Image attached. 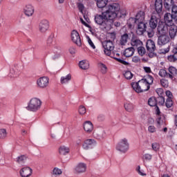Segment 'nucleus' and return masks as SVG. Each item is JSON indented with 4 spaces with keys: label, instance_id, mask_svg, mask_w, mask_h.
<instances>
[{
    "label": "nucleus",
    "instance_id": "38",
    "mask_svg": "<svg viewBox=\"0 0 177 177\" xmlns=\"http://www.w3.org/2000/svg\"><path fill=\"white\" fill-rule=\"evenodd\" d=\"M63 174V171H62V169L55 167L51 172V175H54V176H59V175H62Z\"/></svg>",
    "mask_w": 177,
    "mask_h": 177
},
{
    "label": "nucleus",
    "instance_id": "5",
    "mask_svg": "<svg viewBox=\"0 0 177 177\" xmlns=\"http://www.w3.org/2000/svg\"><path fill=\"white\" fill-rule=\"evenodd\" d=\"M129 149V143H128V140L127 138H123L116 146V149L122 153H125Z\"/></svg>",
    "mask_w": 177,
    "mask_h": 177
},
{
    "label": "nucleus",
    "instance_id": "44",
    "mask_svg": "<svg viewBox=\"0 0 177 177\" xmlns=\"http://www.w3.org/2000/svg\"><path fill=\"white\" fill-rule=\"evenodd\" d=\"M7 136H8V132L6 131V129H0V139H5V138H6Z\"/></svg>",
    "mask_w": 177,
    "mask_h": 177
},
{
    "label": "nucleus",
    "instance_id": "61",
    "mask_svg": "<svg viewBox=\"0 0 177 177\" xmlns=\"http://www.w3.org/2000/svg\"><path fill=\"white\" fill-rule=\"evenodd\" d=\"M152 156L149 153H146L144 155V159L146 160L147 161H150L151 160Z\"/></svg>",
    "mask_w": 177,
    "mask_h": 177
},
{
    "label": "nucleus",
    "instance_id": "59",
    "mask_svg": "<svg viewBox=\"0 0 177 177\" xmlns=\"http://www.w3.org/2000/svg\"><path fill=\"white\" fill-rule=\"evenodd\" d=\"M132 62L133 63H140V57H139L138 56H134L132 58Z\"/></svg>",
    "mask_w": 177,
    "mask_h": 177
},
{
    "label": "nucleus",
    "instance_id": "34",
    "mask_svg": "<svg viewBox=\"0 0 177 177\" xmlns=\"http://www.w3.org/2000/svg\"><path fill=\"white\" fill-rule=\"evenodd\" d=\"M128 39H129V35L127 33H124L123 35L121 36L120 39V45L124 46L127 42H128Z\"/></svg>",
    "mask_w": 177,
    "mask_h": 177
},
{
    "label": "nucleus",
    "instance_id": "57",
    "mask_svg": "<svg viewBox=\"0 0 177 177\" xmlns=\"http://www.w3.org/2000/svg\"><path fill=\"white\" fill-rule=\"evenodd\" d=\"M87 39H88V43L90 45V46H91V48H93V49H96V46H95V44H93V42L92 41V40L91 39V38L87 36Z\"/></svg>",
    "mask_w": 177,
    "mask_h": 177
},
{
    "label": "nucleus",
    "instance_id": "26",
    "mask_svg": "<svg viewBox=\"0 0 177 177\" xmlns=\"http://www.w3.org/2000/svg\"><path fill=\"white\" fill-rule=\"evenodd\" d=\"M131 46H133L134 48H140L143 45V42L140 41L139 39H132L131 41Z\"/></svg>",
    "mask_w": 177,
    "mask_h": 177
},
{
    "label": "nucleus",
    "instance_id": "15",
    "mask_svg": "<svg viewBox=\"0 0 177 177\" xmlns=\"http://www.w3.org/2000/svg\"><path fill=\"white\" fill-rule=\"evenodd\" d=\"M174 19H175V17L173 14L166 13L164 16L165 24L172 26V24H174Z\"/></svg>",
    "mask_w": 177,
    "mask_h": 177
},
{
    "label": "nucleus",
    "instance_id": "19",
    "mask_svg": "<svg viewBox=\"0 0 177 177\" xmlns=\"http://www.w3.org/2000/svg\"><path fill=\"white\" fill-rule=\"evenodd\" d=\"M157 26H158V19L155 15H152L149 20V27L152 30H155L157 28Z\"/></svg>",
    "mask_w": 177,
    "mask_h": 177
},
{
    "label": "nucleus",
    "instance_id": "25",
    "mask_svg": "<svg viewBox=\"0 0 177 177\" xmlns=\"http://www.w3.org/2000/svg\"><path fill=\"white\" fill-rule=\"evenodd\" d=\"M145 12L143 11H140L136 15V18H134L136 19V21H137V23H142V22H145Z\"/></svg>",
    "mask_w": 177,
    "mask_h": 177
},
{
    "label": "nucleus",
    "instance_id": "30",
    "mask_svg": "<svg viewBox=\"0 0 177 177\" xmlns=\"http://www.w3.org/2000/svg\"><path fill=\"white\" fill-rule=\"evenodd\" d=\"M79 66L82 70H88L89 68V62L86 60H82L80 62Z\"/></svg>",
    "mask_w": 177,
    "mask_h": 177
},
{
    "label": "nucleus",
    "instance_id": "40",
    "mask_svg": "<svg viewBox=\"0 0 177 177\" xmlns=\"http://www.w3.org/2000/svg\"><path fill=\"white\" fill-rule=\"evenodd\" d=\"M158 75H160V77H162V78H169L168 73L165 69H160Z\"/></svg>",
    "mask_w": 177,
    "mask_h": 177
},
{
    "label": "nucleus",
    "instance_id": "18",
    "mask_svg": "<svg viewBox=\"0 0 177 177\" xmlns=\"http://www.w3.org/2000/svg\"><path fill=\"white\" fill-rule=\"evenodd\" d=\"M93 145H96V140L94 139H87L84 142L82 147L84 150H88Z\"/></svg>",
    "mask_w": 177,
    "mask_h": 177
},
{
    "label": "nucleus",
    "instance_id": "10",
    "mask_svg": "<svg viewBox=\"0 0 177 177\" xmlns=\"http://www.w3.org/2000/svg\"><path fill=\"white\" fill-rule=\"evenodd\" d=\"M71 39L74 44H76L77 46H81L82 42L81 41V37H80V33L77 30H73L71 33Z\"/></svg>",
    "mask_w": 177,
    "mask_h": 177
},
{
    "label": "nucleus",
    "instance_id": "36",
    "mask_svg": "<svg viewBox=\"0 0 177 177\" xmlns=\"http://www.w3.org/2000/svg\"><path fill=\"white\" fill-rule=\"evenodd\" d=\"M124 109L126 111H128L129 113H132V111H133V109H135V106H133V104L127 102L124 104Z\"/></svg>",
    "mask_w": 177,
    "mask_h": 177
},
{
    "label": "nucleus",
    "instance_id": "7",
    "mask_svg": "<svg viewBox=\"0 0 177 177\" xmlns=\"http://www.w3.org/2000/svg\"><path fill=\"white\" fill-rule=\"evenodd\" d=\"M37 84L40 88L44 89L49 85V78L45 76L41 77L37 80Z\"/></svg>",
    "mask_w": 177,
    "mask_h": 177
},
{
    "label": "nucleus",
    "instance_id": "47",
    "mask_svg": "<svg viewBox=\"0 0 177 177\" xmlns=\"http://www.w3.org/2000/svg\"><path fill=\"white\" fill-rule=\"evenodd\" d=\"M165 104L167 109H171V107H172V106L174 105V102L172 101V98H167L166 100Z\"/></svg>",
    "mask_w": 177,
    "mask_h": 177
},
{
    "label": "nucleus",
    "instance_id": "4",
    "mask_svg": "<svg viewBox=\"0 0 177 177\" xmlns=\"http://www.w3.org/2000/svg\"><path fill=\"white\" fill-rule=\"evenodd\" d=\"M102 46L104 48V53L106 56H110V57H113L112 50H114V44H113V41L110 40L105 41L102 43Z\"/></svg>",
    "mask_w": 177,
    "mask_h": 177
},
{
    "label": "nucleus",
    "instance_id": "42",
    "mask_svg": "<svg viewBox=\"0 0 177 177\" xmlns=\"http://www.w3.org/2000/svg\"><path fill=\"white\" fill-rule=\"evenodd\" d=\"M124 77L126 78V80H132L133 74L132 72L127 71L124 73Z\"/></svg>",
    "mask_w": 177,
    "mask_h": 177
},
{
    "label": "nucleus",
    "instance_id": "8",
    "mask_svg": "<svg viewBox=\"0 0 177 177\" xmlns=\"http://www.w3.org/2000/svg\"><path fill=\"white\" fill-rule=\"evenodd\" d=\"M147 24L144 22H137V28L136 32L137 35H143L146 32V28H147Z\"/></svg>",
    "mask_w": 177,
    "mask_h": 177
},
{
    "label": "nucleus",
    "instance_id": "63",
    "mask_svg": "<svg viewBox=\"0 0 177 177\" xmlns=\"http://www.w3.org/2000/svg\"><path fill=\"white\" fill-rule=\"evenodd\" d=\"M156 122H157L158 127H160V125H162V120L161 119V117H158V118L156 119Z\"/></svg>",
    "mask_w": 177,
    "mask_h": 177
},
{
    "label": "nucleus",
    "instance_id": "14",
    "mask_svg": "<svg viewBox=\"0 0 177 177\" xmlns=\"http://www.w3.org/2000/svg\"><path fill=\"white\" fill-rule=\"evenodd\" d=\"M168 32L171 39H175L177 34V26L175 24L168 26Z\"/></svg>",
    "mask_w": 177,
    "mask_h": 177
},
{
    "label": "nucleus",
    "instance_id": "49",
    "mask_svg": "<svg viewBox=\"0 0 177 177\" xmlns=\"http://www.w3.org/2000/svg\"><path fill=\"white\" fill-rule=\"evenodd\" d=\"M171 15H174V19H176L177 17V6L174 5L171 7Z\"/></svg>",
    "mask_w": 177,
    "mask_h": 177
},
{
    "label": "nucleus",
    "instance_id": "37",
    "mask_svg": "<svg viewBox=\"0 0 177 177\" xmlns=\"http://www.w3.org/2000/svg\"><path fill=\"white\" fill-rule=\"evenodd\" d=\"M149 106L156 107L157 106V99L155 97H150L148 100Z\"/></svg>",
    "mask_w": 177,
    "mask_h": 177
},
{
    "label": "nucleus",
    "instance_id": "52",
    "mask_svg": "<svg viewBox=\"0 0 177 177\" xmlns=\"http://www.w3.org/2000/svg\"><path fill=\"white\" fill-rule=\"evenodd\" d=\"M160 84H161L162 86H163L164 88H168V86H169L168 80H167L165 79L160 80Z\"/></svg>",
    "mask_w": 177,
    "mask_h": 177
},
{
    "label": "nucleus",
    "instance_id": "1",
    "mask_svg": "<svg viewBox=\"0 0 177 177\" xmlns=\"http://www.w3.org/2000/svg\"><path fill=\"white\" fill-rule=\"evenodd\" d=\"M118 12H120V4L117 3L111 4L105 12H102V15L95 16V21L104 30H111L114 19L117 17Z\"/></svg>",
    "mask_w": 177,
    "mask_h": 177
},
{
    "label": "nucleus",
    "instance_id": "3",
    "mask_svg": "<svg viewBox=\"0 0 177 177\" xmlns=\"http://www.w3.org/2000/svg\"><path fill=\"white\" fill-rule=\"evenodd\" d=\"M42 106V102L38 98H32L28 102L26 109L28 111H32L33 113H37L38 110L41 109Z\"/></svg>",
    "mask_w": 177,
    "mask_h": 177
},
{
    "label": "nucleus",
    "instance_id": "27",
    "mask_svg": "<svg viewBox=\"0 0 177 177\" xmlns=\"http://www.w3.org/2000/svg\"><path fill=\"white\" fill-rule=\"evenodd\" d=\"M133 53H135V49L133 47H130L125 49L124 56H125V57H131V56H133Z\"/></svg>",
    "mask_w": 177,
    "mask_h": 177
},
{
    "label": "nucleus",
    "instance_id": "29",
    "mask_svg": "<svg viewBox=\"0 0 177 177\" xmlns=\"http://www.w3.org/2000/svg\"><path fill=\"white\" fill-rule=\"evenodd\" d=\"M59 153L61 156H66V154L70 153V148L66 146H62L59 149Z\"/></svg>",
    "mask_w": 177,
    "mask_h": 177
},
{
    "label": "nucleus",
    "instance_id": "24",
    "mask_svg": "<svg viewBox=\"0 0 177 177\" xmlns=\"http://www.w3.org/2000/svg\"><path fill=\"white\" fill-rule=\"evenodd\" d=\"M177 75L176 68L174 66H170L169 68V73H168L169 78L171 80H174V78H175V75Z\"/></svg>",
    "mask_w": 177,
    "mask_h": 177
},
{
    "label": "nucleus",
    "instance_id": "51",
    "mask_svg": "<svg viewBox=\"0 0 177 177\" xmlns=\"http://www.w3.org/2000/svg\"><path fill=\"white\" fill-rule=\"evenodd\" d=\"M152 149L154 150V151H158V150L160 149V144L157 142H153L151 145Z\"/></svg>",
    "mask_w": 177,
    "mask_h": 177
},
{
    "label": "nucleus",
    "instance_id": "20",
    "mask_svg": "<svg viewBox=\"0 0 177 177\" xmlns=\"http://www.w3.org/2000/svg\"><path fill=\"white\" fill-rule=\"evenodd\" d=\"M77 174H83L86 171V165L85 163L80 162L75 168Z\"/></svg>",
    "mask_w": 177,
    "mask_h": 177
},
{
    "label": "nucleus",
    "instance_id": "64",
    "mask_svg": "<svg viewBox=\"0 0 177 177\" xmlns=\"http://www.w3.org/2000/svg\"><path fill=\"white\" fill-rule=\"evenodd\" d=\"M166 95L167 96L168 99H172V93L170 91H166Z\"/></svg>",
    "mask_w": 177,
    "mask_h": 177
},
{
    "label": "nucleus",
    "instance_id": "28",
    "mask_svg": "<svg viewBox=\"0 0 177 177\" xmlns=\"http://www.w3.org/2000/svg\"><path fill=\"white\" fill-rule=\"evenodd\" d=\"M163 3L167 10H171L173 6H174V0H164Z\"/></svg>",
    "mask_w": 177,
    "mask_h": 177
},
{
    "label": "nucleus",
    "instance_id": "12",
    "mask_svg": "<svg viewBox=\"0 0 177 177\" xmlns=\"http://www.w3.org/2000/svg\"><path fill=\"white\" fill-rule=\"evenodd\" d=\"M168 42H169V37L167 35H158V45L162 46V45H167Z\"/></svg>",
    "mask_w": 177,
    "mask_h": 177
},
{
    "label": "nucleus",
    "instance_id": "45",
    "mask_svg": "<svg viewBox=\"0 0 177 177\" xmlns=\"http://www.w3.org/2000/svg\"><path fill=\"white\" fill-rule=\"evenodd\" d=\"M98 66L101 68L102 74H106L107 73V66H106V65L103 63H99Z\"/></svg>",
    "mask_w": 177,
    "mask_h": 177
},
{
    "label": "nucleus",
    "instance_id": "23",
    "mask_svg": "<svg viewBox=\"0 0 177 177\" xmlns=\"http://www.w3.org/2000/svg\"><path fill=\"white\" fill-rule=\"evenodd\" d=\"M155 10L158 15L162 12V0H156Z\"/></svg>",
    "mask_w": 177,
    "mask_h": 177
},
{
    "label": "nucleus",
    "instance_id": "22",
    "mask_svg": "<svg viewBox=\"0 0 177 177\" xmlns=\"http://www.w3.org/2000/svg\"><path fill=\"white\" fill-rule=\"evenodd\" d=\"M24 13L28 17L32 16L34 15V7L31 5H27L24 8Z\"/></svg>",
    "mask_w": 177,
    "mask_h": 177
},
{
    "label": "nucleus",
    "instance_id": "21",
    "mask_svg": "<svg viewBox=\"0 0 177 177\" xmlns=\"http://www.w3.org/2000/svg\"><path fill=\"white\" fill-rule=\"evenodd\" d=\"M84 129L88 133H91L93 131V124L91 121H86L84 123Z\"/></svg>",
    "mask_w": 177,
    "mask_h": 177
},
{
    "label": "nucleus",
    "instance_id": "62",
    "mask_svg": "<svg viewBox=\"0 0 177 177\" xmlns=\"http://www.w3.org/2000/svg\"><path fill=\"white\" fill-rule=\"evenodd\" d=\"M144 71H145V73H147L148 74L151 73V68L150 67L148 66H144Z\"/></svg>",
    "mask_w": 177,
    "mask_h": 177
},
{
    "label": "nucleus",
    "instance_id": "32",
    "mask_svg": "<svg viewBox=\"0 0 177 177\" xmlns=\"http://www.w3.org/2000/svg\"><path fill=\"white\" fill-rule=\"evenodd\" d=\"M138 22L135 19V18H129L128 21H127V27H129V28L132 29L135 28V24H137Z\"/></svg>",
    "mask_w": 177,
    "mask_h": 177
},
{
    "label": "nucleus",
    "instance_id": "13",
    "mask_svg": "<svg viewBox=\"0 0 177 177\" xmlns=\"http://www.w3.org/2000/svg\"><path fill=\"white\" fill-rule=\"evenodd\" d=\"M20 74H21V70L19 65H15L14 67L10 70V77L12 78H17Z\"/></svg>",
    "mask_w": 177,
    "mask_h": 177
},
{
    "label": "nucleus",
    "instance_id": "9",
    "mask_svg": "<svg viewBox=\"0 0 177 177\" xmlns=\"http://www.w3.org/2000/svg\"><path fill=\"white\" fill-rule=\"evenodd\" d=\"M48 30H49V21L46 19L41 20L39 24V30L42 34H45Z\"/></svg>",
    "mask_w": 177,
    "mask_h": 177
},
{
    "label": "nucleus",
    "instance_id": "11",
    "mask_svg": "<svg viewBox=\"0 0 177 177\" xmlns=\"http://www.w3.org/2000/svg\"><path fill=\"white\" fill-rule=\"evenodd\" d=\"M19 175L21 177H30L32 175V169L30 167H24L19 170Z\"/></svg>",
    "mask_w": 177,
    "mask_h": 177
},
{
    "label": "nucleus",
    "instance_id": "56",
    "mask_svg": "<svg viewBox=\"0 0 177 177\" xmlns=\"http://www.w3.org/2000/svg\"><path fill=\"white\" fill-rule=\"evenodd\" d=\"M136 171L141 176H146V173H145V171L140 169V166L137 167Z\"/></svg>",
    "mask_w": 177,
    "mask_h": 177
},
{
    "label": "nucleus",
    "instance_id": "48",
    "mask_svg": "<svg viewBox=\"0 0 177 177\" xmlns=\"http://www.w3.org/2000/svg\"><path fill=\"white\" fill-rule=\"evenodd\" d=\"M79 113L80 114V115H84V114H85L86 113V108H85V106L81 105L79 107Z\"/></svg>",
    "mask_w": 177,
    "mask_h": 177
},
{
    "label": "nucleus",
    "instance_id": "43",
    "mask_svg": "<svg viewBox=\"0 0 177 177\" xmlns=\"http://www.w3.org/2000/svg\"><path fill=\"white\" fill-rule=\"evenodd\" d=\"M138 52L140 56H145V55H146V48L141 46L138 48Z\"/></svg>",
    "mask_w": 177,
    "mask_h": 177
},
{
    "label": "nucleus",
    "instance_id": "55",
    "mask_svg": "<svg viewBox=\"0 0 177 177\" xmlns=\"http://www.w3.org/2000/svg\"><path fill=\"white\" fill-rule=\"evenodd\" d=\"M167 60H169V62H171L172 63H174V62H176L177 58L175 57L174 54H172L167 57Z\"/></svg>",
    "mask_w": 177,
    "mask_h": 177
},
{
    "label": "nucleus",
    "instance_id": "54",
    "mask_svg": "<svg viewBox=\"0 0 177 177\" xmlns=\"http://www.w3.org/2000/svg\"><path fill=\"white\" fill-rule=\"evenodd\" d=\"M108 37L109 38H110L109 41H111L113 42V41H114V39H115V32H109L108 33Z\"/></svg>",
    "mask_w": 177,
    "mask_h": 177
},
{
    "label": "nucleus",
    "instance_id": "53",
    "mask_svg": "<svg viewBox=\"0 0 177 177\" xmlns=\"http://www.w3.org/2000/svg\"><path fill=\"white\" fill-rule=\"evenodd\" d=\"M77 8L80 10V12L84 15V10L85 9V6L82 3H77Z\"/></svg>",
    "mask_w": 177,
    "mask_h": 177
},
{
    "label": "nucleus",
    "instance_id": "39",
    "mask_svg": "<svg viewBox=\"0 0 177 177\" xmlns=\"http://www.w3.org/2000/svg\"><path fill=\"white\" fill-rule=\"evenodd\" d=\"M95 138H96L98 140H102V139H104V131H97L95 133Z\"/></svg>",
    "mask_w": 177,
    "mask_h": 177
},
{
    "label": "nucleus",
    "instance_id": "35",
    "mask_svg": "<svg viewBox=\"0 0 177 177\" xmlns=\"http://www.w3.org/2000/svg\"><path fill=\"white\" fill-rule=\"evenodd\" d=\"M53 46V35H50L47 39L46 49H49Z\"/></svg>",
    "mask_w": 177,
    "mask_h": 177
},
{
    "label": "nucleus",
    "instance_id": "33",
    "mask_svg": "<svg viewBox=\"0 0 177 177\" xmlns=\"http://www.w3.org/2000/svg\"><path fill=\"white\" fill-rule=\"evenodd\" d=\"M71 81V74H68L66 76H62L60 79L61 84H68Z\"/></svg>",
    "mask_w": 177,
    "mask_h": 177
},
{
    "label": "nucleus",
    "instance_id": "50",
    "mask_svg": "<svg viewBox=\"0 0 177 177\" xmlns=\"http://www.w3.org/2000/svg\"><path fill=\"white\" fill-rule=\"evenodd\" d=\"M113 59H115V60H117V62H119V63H121L122 64H124V66H128L129 65V62H127L126 61L123 60L121 58H117V57H113Z\"/></svg>",
    "mask_w": 177,
    "mask_h": 177
},
{
    "label": "nucleus",
    "instance_id": "2",
    "mask_svg": "<svg viewBox=\"0 0 177 177\" xmlns=\"http://www.w3.org/2000/svg\"><path fill=\"white\" fill-rule=\"evenodd\" d=\"M131 86L137 93H142V92H146L150 89V86L143 79L138 82L131 84Z\"/></svg>",
    "mask_w": 177,
    "mask_h": 177
},
{
    "label": "nucleus",
    "instance_id": "58",
    "mask_svg": "<svg viewBox=\"0 0 177 177\" xmlns=\"http://www.w3.org/2000/svg\"><path fill=\"white\" fill-rule=\"evenodd\" d=\"M68 50L71 55H75V52H77V49L74 46H71Z\"/></svg>",
    "mask_w": 177,
    "mask_h": 177
},
{
    "label": "nucleus",
    "instance_id": "41",
    "mask_svg": "<svg viewBox=\"0 0 177 177\" xmlns=\"http://www.w3.org/2000/svg\"><path fill=\"white\" fill-rule=\"evenodd\" d=\"M148 85L150 86L153 84V81L154 78L152 77L151 75H148L145 79H142Z\"/></svg>",
    "mask_w": 177,
    "mask_h": 177
},
{
    "label": "nucleus",
    "instance_id": "6",
    "mask_svg": "<svg viewBox=\"0 0 177 177\" xmlns=\"http://www.w3.org/2000/svg\"><path fill=\"white\" fill-rule=\"evenodd\" d=\"M168 25L164 22H161L158 24V30L156 32L157 35H167L168 34Z\"/></svg>",
    "mask_w": 177,
    "mask_h": 177
},
{
    "label": "nucleus",
    "instance_id": "17",
    "mask_svg": "<svg viewBox=\"0 0 177 177\" xmlns=\"http://www.w3.org/2000/svg\"><path fill=\"white\" fill-rule=\"evenodd\" d=\"M146 48L148 52H155L156 43L151 39H148L146 43Z\"/></svg>",
    "mask_w": 177,
    "mask_h": 177
},
{
    "label": "nucleus",
    "instance_id": "16",
    "mask_svg": "<svg viewBox=\"0 0 177 177\" xmlns=\"http://www.w3.org/2000/svg\"><path fill=\"white\" fill-rule=\"evenodd\" d=\"M16 162L18 165L21 167H24L26 164H27V156L26 155H21L16 158Z\"/></svg>",
    "mask_w": 177,
    "mask_h": 177
},
{
    "label": "nucleus",
    "instance_id": "31",
    "mask_svg": "<svg viewBox=\"0 0 177 177\" xmlns=\"http://www.w3.org/2000/svg\"><path fill=\"white\" fill-rule=\"evenodd\" d=\"M97 3V8L100 9H103L106 8V5H107V0H95Z\"/></svg>",
    "mask_w": 177,
    "mask_h": 177
},
{
    "label": "nucleus",
    "instance_id": "46",
    "mask_svg": "<svg viewBox=\"0 0 177 177\" xmlns=\"http://www.w3.org/2000/svg\"><path fill=\"white\" fill-rule=\"evenodd\" d=\"M156 103H158V104H160V106H163V104L165 103V98H164L162 96H159L156 98Z\"/></svg>",
    "mask_w": 177,
    "mask_h": 177
},
{
    "label": "nucleus",
    "instance_id": "60",
    "mask_svg": "<svg viewBox=\"0 0 177 177\" xmlns=\"http://www.w3.org/2000/svg\"><path fill=\"white\" fill-rule=\"evenodd\" d=\"M148 131L151 133H154V132H156V127H154V126H149L148 127Z\"/></svg>",
    "mask_w": 177,
    "mask_h": 177
}]
</instances>
